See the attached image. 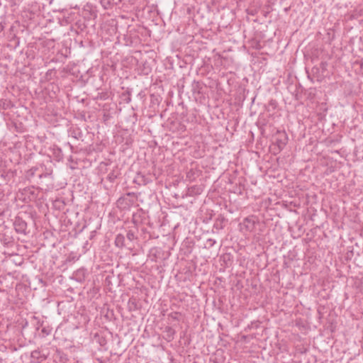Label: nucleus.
Segmentation results:
<instances>
[{
    "label": "nucleus",
    "instance_id": "7ed1b4c3",
    "mask_svg": "<svg viewBox=\"0 0 363 363\" xmlns=\"http://www.w3.org/2000/svg\"><path fill=\"white\" fill-rule=\"evenodd\" d=\"M13 226L15 230L18 233H26V230L27 229V223L24 221L21 218L16 217L13 222Z\"/></svg>",
    "mask_w": 363,
    "mask_h": 363
},
{
    "label": "nucleus",
    "instance_id": "6e6552de",
    "mask_svg": "<svg viewBox=\"0 0 363 363\" xmlns=\"http://www.w3.org/2000/svg\"><path fill=\"white\" fill-rule=\"evenodd\" d=\"M30 357L33 361L41 362L46 359V355L43 354L40 350H35L31 352Z\"/></svg>",
    "mask_w": 363,
    "mask_h": 363
},
{
    "label": "nucleus",
    "instance_id": "ddd939ff",
    "mask_svg": "<svg viewBox=\"0 0 363 363\" xmlns=\"http://www.w3.org/2000/svg\"><path fill=\"white\" fill-rule=\"evenodd\" d=\"M277 106V102L274 99H271L267 104L268 111L275 110Z\"/></svg>",
    "mask_w": 363,
    "mask_h": 363
},
{
    "label": "nucleus",
    "instance_id": "423d86ee",
    "mask_svg": "<svg viewBox=\"0 0 363 363\" xmlns=\"http://www.w3.org/2000/svg\"><path fill=\"white\" fill-rule=\"evenodd\" d=\"M121 175V171L118 166H115L113 169L108 174L107 181L111 184L115 182L116 179Z\"/></svg>",
    "mask_w": 363,
    "mask_h": 363
},
{
    "label": "nucleus",
    "instance_id": "4be33fe9",
    "mask_svg": "<svg viewBox=\"0 0 363 363\" xmlns=\"http://www.w3.org/2000/svg\"><path fill=\"white\" fill-rule=\"evenodd\" d=\"M130 101V97H128V98L127 99V100H126V102H127V103H129Z\"/></svg>",
    "mask_w": 363,
    "mask_h": 363
},
{
    "label": "nucleus",
    "instance_id": "aec40b11",
    "mask_svg": "<svg viewBox=\"0 0 363 363\" xmlns=\"http://www.w3.org/2000/svg\"><path fill=\"white\" fill-rule=\"evenodd\" d=\"M4 26L2 25V23H0V32H1L3 30H4Z\"/></svg>",
    "mask_w": 363,
    "mask_h": 363
},
{
    "label": "nucleus",
    "instance_id": "39448f33",
    "mask_svg": "<svg viewBox=\"0 0 363 363\" xmlns=\"http://www.w3.org/2000/svg\"><path fill=\"white\" fill-rule=\"evenodd\" d=\"M203 188L202 185H194L189 187L185 194V196H196L200 195L203 192Z\"/></svg>",
    "mask_w": 363,
    "mask_h": 363
},
{
    "label": "nucleus",
    "instance_id": "f8f14e48",
    "mask_svg": "<svg viewBox=\"0 0 363 363\" xmlns=\"http://www.w3.org/2000/svg\"><path fill=\"white\" fill-rule=\"evenodd\" d=\"M202 84L200 82L194 80L191 84V91L193 94H201Z\"/></svg>",
    "mask_w": 363,
    "mask_h": 363
},
{
    "label": "nucleus",
    "instance_id": "20e7f679",
    "mask_svg": "<svg viewBox=\"0 0 363 363\" xmlns=\"http://www.w3.org/2000/svg\"><path fill=\"white\" fill-rule=\"evenodd\" d=\"M22 194L27 197L30 201H35L38 198V191L33 186L23 189Z\"/></svg>",
    "mask_w": 363,
    "mask_h": 363
},
{
    "label": "nucleus",
    "instance_id": "2eb2a0df",
    "mask_svg": "<svg viewBox=\"0 0 363 363\" xmlns=\"http://www.w3.org/2000/svg\"><path fill=\"white\" fill-rule=\"evenodd\" d=\"M54 154L55 155V157L57 160H60L62 158V150L60 148L57 147L54 149Z\"/></svg>",
    "mask_w": 363,
    "mask_h": 363
},
{
    "label": "nucleus",
    "instance_id": "9d476101",
    "mask_svg": "<svg viewBox=\"0 0 363 363\" xmlns=\"http://www.w3.org/2000/svg\"><path fill=\"white\" fill-rule=\"evenodd\" d=\"M175 333H176L175 330L173 329L172 327H170V326L165 327V328L164 330V333L165 334L164 338L168 342L173 340Z\"/></svg>",
    "mask_w": 363,
    "mask_h": 363
},
{
    "label": "nucleus",
    "instance_id": "412c9836",
    "mask_svg": "<svg viewBox=\"0 0 363 363\" xmlns=\"http://www.w3.org/2000/svg\"><path fill=\"white\" fill-rule=\"evenodd\" d=\"M135 194L133 192H128L127 194L128 196H133Z\"/></svg>",
    "mask_w": 363,
    "mask_h": 363
},
{
    "label": "nucleus",
    "instance_id": "f3484780",
    "mask_svg": "<svg viewBox=\"0 0 363 363\" xmlns=\"http://www.w3.org/2000/svg\"><path fill=\"white\" fill-rule=\"evenodd\" d=\"M128 304H129V307H130V310H132L133 308V309L137 308V306H136V303L135 301H132L131 300H130Z\"/></svg>",
    "mask_w": 363,
    "mask_h": 363
},
{
    "label": "nucleus",
    "instance_id": "4468645a",
    "mask_svg": "<svg viewBox=\"0 0 363 363\" xmlns=\"http://www.w3.org/2000/svg\"><path fill=\"white\" fill-rule=\"evenodd\" d=\"M216 243V241L214 239L208 238L206 240L204 247L206 249L211 248Z\"/></svg>",
    "mask_w": 363,
    "mask_h": 363
},
{
    "label": "nucleus",
    "instance_id": "a211bd4d",
    "mask_svg": "<svg viewBox=\"0 0 363 363\" xmlns=\"http://www.w3.org/2000/svg\"><path fill=\"white\" fill-rule=\"evenodd\" d=\"M178 315H179V313L177 312H174V313H172L169 315V317H171L173 320H178Z\"/></svg>",
    "mask_w": 363,
    "mask_h": 363
},
{
    "label": "nucleus",
    "instance_id": "f257e3e1",
    "mask_svg": "<svg viewBox=\"0 0 363 363\" xmlns=\"http://www.w3.org/2000/svg\"><path fill=\"white\" fill-rule=\"evenodd\" d=\"M274 144L277 147V150H282L288 142V136L285 131L277 130L274 136Z\"/></svg>",
    "mask_w": 363,
    "mask_h": 363
},
{
    "label": "nucleus",
    "instance_id": "0eeeda50",
    "mask_svg": "<svg viewBox=\"0 0 363 363\" xmlns=\"http://www.w3.org/2000/svg\"><path fill=\"white\" fill-rule=\"evenodd\" d=\"M227 222L228 219L223 215L220 214L215 220L213 228L217 230H222L224 228Z\"/></svg>",
    "mask_w": 363,
    "mask_h": 363
},
{
    "label": "nucleus",
    "instance_id": "6ab92c4d",
    "mask_svg": "<svg viewBox=\"0 0 363 363\" xmlns=\"http://www.w3.org/2000/svg\"><path fill=\"white\" fill-rule=\"evenodd\" d=\"M42 333H43L45 335H48L50 333V330L44 328L42 329Z\"/></svg>",
    "mask_w": 363,
    "mask_h": 363
},
{
    "label": "nucleus",
    "instance_id": "9b49d317",
    "mask_svg": "<svg viewBox=\"0 0 363 363\" xmlns=\"http://www.w3.org/2000/svg\"><path fill=\"white\" fill-rule=\"evenodd\" d=\"M125 236L123 234H118L115 238V245L119 248H123L125 246Z\"/></svg>",
    "mask_w": 363,
    "mask_h": 363
},
{
    "label": "nucleus",
    "instance_id": "1a4fd4ad",
    "mask_svg": "<svg viewBox=\"0 0 363 363\" xmlns=\"http://www.w3.org/2000/svg\"><path fill=\"white\" fill-rule=\"evenodd\" d=\"M134 182L139 185H145L150 182L148 178H147L144 174L139 172L137 174V176L134 179Z\"/></svg>",
    "mask_w": 363,
    "mask_h": 363
},
{
    "label": "nucleus",
    "instance_id": "dca6fc26",
    "mask_svg": "<svg viewBox=\"0 0 363 363\" xmlns=\"http://www.w3.org/2000/svg\"><path fill=\"white\" fill-rule=\"evenodd\" d=\"M126 237H127L128 240L130 241H133V240H135L136 238V237L135 235V233L131 230H130L127 232Z\"/></svg>",
    "mask_w": 363,
    "mask_h": 363
},
{
    "label": "nucleus",
    "instance_id": "f03ea898",
    "mask_svg": "<svg viewBox=\"0 0 363 363\" xmlns=\"http://www.w3.org/2000/svg\"><path fill=\"white\" fill-rule=\"evenodd\" d=\"M255 216H251L244 218L241 225L243 229L247 231L252 232L255 228Z\"/></svg>",
    "mask_w": 363,
    "mask_h": 363
}]
</instances>
